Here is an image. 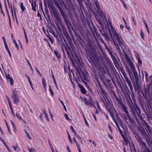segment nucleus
I'll return each instance as SVG.
<instances>
[{
	"mask_svg": "<svg viewBox=\"0 0 152 152\" xmlns=\"http://www.w3.org/2000/svg\"><path fill=\"white\" fill-rule=\"evenodd\" d=\"M140 36L144 40V34L142 30H140Z\"/></svg>",
	"mask_w": 152,
	"mask_h": 152,
	"instance_id": "79ce46f5",
	"label": "nucleus"
},
{
	"mask_svg": "<svg viewBox=\"0 0 152 152\" xmlns=\"http://www.w3.org/2000/svg\"><path fill=\"white\" fill-rule=\"evenodd\" d=\"M117 101L118 102V103H120V104L121 103H123L122 102L121 100V99H119L118 98H116Z\"/></svg>",
	"mask_w": 152,
	"mask_h": 152,
	"instance_id": "3c124183",
	"label": "nucleus"
},
{
	"mask_svg": "<svg viewBox=\"0 0 152 152\" xmlns=\"http://www.w3.org/2000/svg\"><path fill=\"white\" fill-rule=\"evenodd\" d=\"M110 26L112 30V32L110 29L109 31L110 35L114 45L115 46L116 49L119 50H120L118 44L117 43L116 40H117L119 45L121 46L122 45L123 40L122 38L120 35L117 33L115 30L113 28L112 25L110 24Z\"/></svg>",
	"mask_w": 152,
	"mask_h": 152,
	"instance_id": "7ed1b4c3",
	"label": "nucleus"
},
{
	"mask_svg": "<svg viewBox=\"0 0 152 152\" xmlns=\"http://www.w3.org/2000/svg\"><path fill=\"white\" fill-rule=\"evenodd\" d=\"M6 50H7V52H8V54L11 57H12V56H11V53H10V52L9 49V48H7V49H6Z\"/></svg>",
	"mask_w": 152,
	"mask_h": 152,
	"instance_id": "052dcab7",
	"label": "nucleus"
},
{
	"mask_svg": "<svg viewBox=\"0 0 152 152\" xmlns=\"http://www.w3.org/2000/svg\"><path fill=\"white\" fill-rule=\"evenodd\" d=\"M128 63L130 65V69L133 73L135 79L136 83H134V86L135 92L138 94L139 104L147 115V112H150L152 110V97L149 94V88L148 89L145 87L144 90L141 89L139 84L140 80L138 77V73L135 70L133 62L131 61Z\"/></svg>",
	"mask_w": 152,
	"mask_h": 152,
	"instance_id": "f257e3e1",
	"label": "nucleus"
},
{
	"mask_svg": "<svg viewBox=\"0 0 152 152\" xmlns=\"http://www.w3.org/2000/svg\"><path fill=\"white\" fill-rule=\"evenodd\" d=\"M63 32L70 46L72 48L73 45V44L72 42L71 38L69 36L68 33L66 30L65 29H63Z\"/></svg>",
	"mask_w": 152,
	"mask_h": 152,
	"instance_id": "1a4fd4ad",
	"label": "nucleus"
},
{
	"mask_svg": "<svg viewBox=\"0 0 152 152\" xmlns=\"http://www.w3.org/2000/svg\"><path fill=\"white\" fill-rule=\"evenodd\" d=\"M143 21L144 22V23L145 25V27H146V28L147 29V31L148 33V35H149V28H148V26L147 25V24L146 22V21H145V20H143Z\"/></svg>",
	"mask_w": 152,
	"mask_h": 152,
	"instance_id": "7c9ffc66",
	"label": "nucleus"
},
{
	"mask_svg": "<svg viewBox=\"0 0 152 152\" xmlns=\"http://www.w3.org/2000/svg\"><path fill=\"white\" fill-rule=\"evenodd\" d=\"M53 15H54V18L56 19V20H59V21L60 24L62 26H63V25L62 24L60 20V19L58 16V15L56 13V11L53 13Z\"/></svg>",
	"mask_w": 152,
	"mask_h": 152,
	"instance_id": "aec40b11",
	"label": "nucleus"
},
{
	"mask_svg": "<svg viewBox=\"0 0 152 152\" xmlns=\"http://www.w3.org/2000/svg\"><path fill=\"white\" fill-rule=\"evenodd\" d=\"M26 60L28 63V64L30 66L31 69L32 70V71L33 70V69H32V68L31 66V65L30 64V62H29V61H28V59L27 58L26 59Z\"/></svg>",
	"mask_w": 152,
	"mask_h": 152,
	"instance_id": "bf43d9fd",
	"label": "nucleus"
},
{
	"mask_svg": "<svg viewBox=\"0 0 152 152\" xmlns=\"http://www.w3.org/2000/svg\"><path fill=\"white\" fill-rule=\"evenodd\" d=\"M121 1L123 4V5H124V7L126 9V10H127V7L126 6V4L125 3L124 1L122 0H121Z\"/></svg>",
	"mask_w": 152,
	"mask_h": 152,
	"instance_id": "4d7b16f0",
	"label": "nucleus"
},
{
	"mask_svg": "<svg viewBox=\"0 0 152 152\" xmlns=\"http://www.w3.org/2000/svg\"><path fill=\"white\" fill-rule=\"evenodd\" d=\"M6 77L8 81L9 80V79H10V78H11L10 77L9 74H8L7 75L6 74Z\"/></svg>",
	"mask_w": 152,
	"mask_h": 152,
	"instance_id": "6e6d98bb",
	"label": "nucleus"
},
{
	"mask_svg": "<svg viewBox=\"0 0 152 152\" xmlns=\"http://www.w3.org/2000/svg\"><path fill=\"white\" fill-rule=\"evenodd\" d=\"M81 72L82 75L84 79L86 80H87L88 77L87 75V71L86 70L85 71H82L81 70Z\"/></svg>",
	"mask_w": 152,
	"mask_h": 152,
	"instance_id": "a211bd4d",
	"label": "nucleus"
},
{
	"mask_svg": "<svg viewBox=\"0 0 152 152\" xmlns=\"http://www.w3.org/2000/svg\"><path fill=\"white\" fill-rule=\"evenodd\" d=\"M28 150L29 151V152H36V151L34 148H28Z\"/></svg>",
	"mask_w": 152,
	"mask_h": 152,
	"instance_id": "a18cd8bd",
	"label": "nucleus"
},
{
	"mask_svg": "<svg viewBox=\"0 0 152 152\" xmlns=\"http://www.w3.org/2000/svg\"><path fill=\"white\" fill-rule=\"evenodd\" d=\"M60 101L61 102V104H62V105H63V107L64 108V109L65 110V111L66 112L67 111L66 109V107H65V105H64V104L63 102H62V101L61 100H60Z\"/></svg>",
	"mask_w": 152,
	"mask_h": 152,
	"instance_id": "c03bdc74",
	"label": "nucleus"
},
{
	"mask_svg": "<svg viewBox=\"0 0 152 152\" xmlns=\"http://www.w3.org/2000/svg\"><path fill=\"white\" fill-rule=\"evenodd\" d=\"M144 126L146 128V129L148 132H148H151L152 129L151 127L147 123L145 120H144Z\"/></svg>",
	"mask_w": 152,
	"mask_h": 152,
	"instance_id": "f3484780",
	"label": "nucleus"
},
{
	"mask_svg": "<svg viewBox=\"0 0 152 152\" xmlns=\"http://www.w3.org/2000/svg\"><path fill=\"white\" fill-rule=\"evenodd\" d=\"M128 119L130 120V121L131 122V123L132 124L133 123L134 121L133 119H132L131 118V116L130 115L127 116Z\"/></svg>",
	"mask_w": 152,
	"mask_h": 152,
	"instance_id": "ea45409f",
	"label": "nucleus"
},
{
	"mask_svg": "<svg viewBox=\"0 0 152 152\" xmlns=\"http://www.w3.org/2000/svg\"><path fill=\"white\" fill-rule=\"evenodd\" d=\"M126 71L128 72L129 76L130 79H131L132 81L133 84H134V75L132 73V72L130 71V69L129 67L127 66L126 67Z\"/></svg>",
	"mask_w": 152,
	"mask_h": 152,
	"instance_id": "9d476101",
	"label": "nucleus"
},
{
	"mask_svg": "<svg viewBox=\"0 0 152 152\" xmlns=\"http://www.w3.org/2000/svg\"><path fill=\"white\" fill-rule=\"evenodd\" d=\"M76 74L77 75V76L78 79H79V77L81 80L82 81H83V78L79 70H77V72H76Z\"/></svg>",
	"mask_w": 152,
	"mask_h": 152,
	"instance_id": "393cba45",
	"label": "nucleus"
},
{
	"mask_svg": "<svg viewBox=\"0 0 152 152\" xmlns=\"http://www.w3.org/2000/svg\"><path fill=\"white\" fill-rule=\"evenodd\" d=\"M64 41L65 43V44H64V43H63V45L64 47V46H66V47H68V48L69 49V50L71 52V50L69 47V46L68 45V44L66 42L65 39L64 38Z\"/></svg>",
	"mask_w": 152,
	"mask_h": 152,
	"instance_id": "c756f323",
	"label": "nucleus"
},
{
	"mask_svg": "<svg viewBox=\"0 0 152 152\" xmlns=\"http://www.w3.org/2000/svg\"><path fill=\"white\" fill-rule=\"evenodd\" d=\"M94 5L95 4L96 7V9L95 8L96 10V11L98 14L100 15V16H99V18H100V19L102 18L104 23L105 22H105H106L107 23V20L106 18L105 14L101 10L99 3L97 0H95L94 2Z\"/></svg>",
	"mask_w": 152,
	"mask_h": 152,
	"instance_id": "423d86ee",
	"label": "nucleus"
},
{
	"mask_svg": "<svg viewBox=\"0 0 152 152\" xmlns=\"http://www.w3.org/2000/svg\"><path fill=\"white\" fill-rule=\"evenodd\" d=\"M104 46L109 53V54L111 56H112L113 51L112 48L110 47L109 48L106 44L104 45Z\"/></svg>",
	"mask_w": 152,
	"mask_h": 152,
	"instance_id": "6ab92c4d",
	"label": "nucleus"
},
{
	"mask_svg": "<svg viewBox=\"0 0 152 152\" xmlns=\"http://www.w3.org/2000/svg\"><path fill=\"white\" fill-rule=\"evenodd\" d=\"M70 128L72 131L73 132H74L75 131L74 128L73 127L72 125H71L70 126Z\"/></svg>",
	"mask_w": 152,
	"mask_h": 152,
	"instance_id": "0e129e2a",
	"label": "nucleus"
},
{
	"mask_svg": "<svg viewBox=\"0 0 152 152\" xmlns=\"http://www.w3.org/2000/svg\"><path fill=\"white\" fill-rule=\"evenodd\" d=\"M42 112L45 115V117L47 119L48 121L49 122V119L48 117V115L47 114V112L45 109H44L42 110Z\"/></svg>",
	"mask_w": 152,
	"mask_h": 152,
	"instance_id": "bb28decb",
	"label": "nucleus"
},
{
	"mask_svg": "<svg viewBox=\"0 0 152 152\" xmlns=\"http://www.w3.org/2000/svg\"><path fill=\"white\" fill-rule=\"evenodd\" d=\"M129 88H130L131 91L132 92L133 91V87L132 86V85H129Z\"/></svg>",
	"mask_w": 152,
	"mask_h": 152,
	"instance_id": "69168bd1",
	"label": "nucleus"
},
{
	"mask_svg": "<svg viewBox=\"0 0 152 152\" xmlns=\"http://www.w3.org/2000/svg\"><path fill=\"white\" fill-rule=\"evenodd\" d=\"M96 20L98 22L99 25H100L101 28H99V31L101 34L105 37V38L107 40H109L110 38L107 36V33L106 31H105L103 29L104 27L103 23L102 22L100 18L96 19Z\"/></svg>",
	"mask_w": 152,
	"mask_h": 152,
	"instance_id": "6e6552de",
	"label": "nucleus"
},
{
	"mask_svg": "<svg viewBox=\"0 0 152 152\" xmlns=\"http://www.w3.org/2000/svg\"><path fill=\"white\" fill-rule=\"evenodd\" d=\"M12 97L13 99V101L14 104H15L19 101L18 96L17 94H14L12 95Z\"/></svg>",
	"mask_w": 152,
	"mask_h": 152,
	"instance_id": "4468645a",
	"label": "nucleus"
},
{
	"mask_svg": "<svg viewBox=\"0 0 152 152\" xmlns=\"http://www.w3.org/2000/svg\"><path fill=\"white\" fill-rule=\"evenodd\" d=\"M35 69H36V70L37 73H38L39 75L41 77L42 76V75L39 72V71L38 70V69L36 67L35 68Z\"/></svg>",
	"mask_w": 152,
	"mask_h": 152,
	"instance_id": "603ef678",
	"label": "nucleus"
},
{
	"mask_svg": "<svg viewBox=\"0 0 152 152\" xmlns=\"http://www.w3.org/2000/svg\"><path fill=\"white\" fill-rule=\"evenodd\" d=\"M4 144V145L6 147V148L7 149V150L9 152H11L9 148L8 147V146L6 144V143H5L4 141H3L2 142Z\"/></svg>",
	"mask_w": 152,
	"mask_h": 152,
	"instance_id": "f704fd0d",
	"label": "nucleus"
},
{
	"mask_svg": "<svg viewBox=\"0 0 152 152\" xmlns=\"http://www.w3.org/2000/svg\"><path fill=\"white\" fill-rule=\"evenodd\" d=\"M27 79L28 80L29 83H30V86H31V85H32V83L30 80V79L29 77H27Z\"/></svg>",
	"mask_w": 152,
	"mask_h": 152,
	"instance_id": "e2e57ef3",
	"label": "nucleus"
},
{
	"mask_svg": "<svg viewBox=\"0 0 152 152\" xmlns=\"http://www.w3.org/2000/svg\"><path fill=\"white\" fill-rule=\"evenodd\" d=\"M84 3L90 15H92L93 14L96 20V19L100 18L99 16L94 12L95 6L94 4H92L91 3L90 0H85Z\"/></svg>",
	"mask_w": 152,
	"mask_h": 152,
	"instance_id": "20e7f679",
	"label": "nucleus"
},
{
	"mask_svg": "<svg viewBox=\"0 0 152 152\" xmlns=\"http://www.w3.org/2000/svg\"><path fill=\"white\" fill-rule=\"evenodd\" d=\"M54 2L55 6L58 9L64 22L69 30L72 26V25L66 12L59 0H54Z\"/></svg>",
	"mask_w": 152,
	"mask_h": 152,
	"instance_id": "f03ea898",
	"label": "nucleus"
},
{
	"mask_svg": "<svg viewBox=\"0 0 152 152\" xmlns=\"http://www.w3.org/2000/svg\"><path fill=\"white\" fill-rule=\"evenodd\" d=\"M64 116L65 117L66 119L67 120H68L69 121H72V120H71L68 117V115L67 114H64Z\"/></svg>",
	"mask_w": 152,
	"mask_h": 152,
	"instance_id": "09e8293b",
	"label": "nucleus"
},
{
	"mask_svg": "<svg viewBox=\"0 0 152 152\" xmlns=\"http://www.w3.org/2000/svg\"><path fill=\"white\" fill-rule=\"evenodd\" d=\"M84 101L85 104L87 105L90 106L92 104L90 101H87V99L86 97H84Z\"/></svg>",
	"mask_w": 152,
	"mask_h": 152,
	"instance_id": "a878e982",
	"label": "nucleus"
},
{
	"mask_svg": "<svg viewBox=\"0 0 152 152\" xmlns=\"http://www.w3.org/2000/svg\"><path fill=\"white\" fill-rule=\"evenodd\" d=\"M16 116L17 117V118L18 119H20V120H22L25 123L24 121L21 118V116L20 115H18L17 113H16Z\"/></svg>",
	"mask_w": 152,
	"mask_h": 152,
	"instance_id": "49530a36",
	"label": "nucleus"
},
{
	"mask_svg": "<svg viewBox=\"0 0 152 152\" xmlns=\"http://www.w3.org/2000/svg\"><path fill=\"white\" fill-rule=\"evenodd\" d=\"M99 85L101 88V92L102 94L104 95L103 96V97L104 99L105 102L103 100V102L104 103L105 105V107L107 109V110L109 112V109L110 108V106H111V103L110 102V100L107 97L106 94H105V91L103 90V89L102 88V86L99 83H98Z\"/></svg>",
	"mask_w": 152,
	"mask_h": 152,
	"instance_id": "0eeeda50",
	"label": "nucleus"
},
{
	"mask_svg": "<svg viewBox=\"0 0 152 152\" xmlns=\"http://www.w3.org/2000/svg\"><path fill=\"white\" fill-rule=\"evenodd\" d=\"M84 121H85V124H86V125L88 126H89V124H88V122H87V121L84 116Z\"/></svg>",
	"mask_w": 152,
	"mask_h": 152,
	"instance_id": "13d9d810",
	"label": "nucleus"
},
{
	"mask_svg": "<svg viewBox=\"0 0 152 152\" xmlns=\"http://www.w3.org/2000/svg\"><path fill=\"white\" fill-rule=\"evenodd\" d=\"M4 3H5V8H6V11L7 12V14L8 15V16H9V13H8V10H7V5L6 4V2H5V1H4Z\"/></svg>",
	"mask_w": 152,
	"mask_h": 152,
	"instance_id": "5fc2aeb1",
	"label": "nucleus"
},
{
	"mask_svg": "<svg viewBox=\"0 0 152 152\" xmlns=\"http://www.w3.org/2000/svg\"><path fill=\"white\" fill-rule=\"evenodd\" d=\"M81 92L83 94H85L86 93V89L83 87L81 89Z\"/></svg>",
	"mask_w": 152,
	"mask_h": 152,
	"instance_id": "4c0bfd02",
	"label": "nucleus"
},
{
	"mask_svg": "<svg viewBox=\"0 0 152 152\" xmlns=\"http://www.w3.org/2000/svg\"><path fill=\"white\" fill-rule=\"evenodd\" d=\"M39 8H40L41 10H42V12H43V13L44 15H45L44 12L43 11V8L42 5V1L41 0H39Z\"/></svg>",
	"mask_w": 152,
	"mask_h": 152,
	"instance_id": "2f4dec72",
	"label": "nucleus"
},
{
	"mask_svg": "<svg viewBox=\"0 0 152 152\" xmlns=\"http://www.w3.org/2000/svg\"><path fill=\"white\" fill-rule=\"evenodd\" d=\"M64 48L66 52V53L67 55L68 58H69L70 60L72 61V63L73 65L74 63V62L73 60L72 59L71 56V53H72V51L71 50V52L70 51L68 48V47H66V46H64Z\"/></svg>",
	"mask_w": 152,
	"mask_h": 152,
	"instance_id": "9b49d317",
	"label": "nucleus"
},
{
	"mask_svg": "<svg viewBox=\"0 0 152 152\" xmlns=\"http://www.w3.org/2000/svg\"><path fill=\"white\" fill-rule=\"evenodd\" d=\"M66 148L68 152H71V150L70 149L68 145L66 146Z\"/></svg>",
	"mask_w": 152,
	"mask_h": 152,
	"instance_id": "774afa93",
	"label": "nucleus"
},
{
	"mask_svg": "<svg viewBox=\"0 0 152 152\" xmlns=\"http://www.w3.org/2000/svg\"><path fill=\"white\" fill-rule=\"evenodd\" d=\"M5 122H6V126H7V129H8V130L9 132V133L11 134V135H12V133L10 131V128L8 126V124H7V122L6 121H5Z\"/></svg>",
	"mask_w": 152,
	"mask_h": 152,
	"instance_id": "de8ad7c7",
	"label": "nucleus"
},
{
	"mask_svg": "<svg viewBox=\"0 0 152 152\" xmlns=\"http://www.w3.org/2000/svg\"><path fill=\"white\" fill-rule=\"evenodd\" d=\"M31 5L32 10L35 12H36V4L35 1H34V3H33V1H32V2L31 3Z\"/></svg>",
	"mask_w": 152,
	"mask_h": 152,
	"instance_id": "412c9836",
	"label": "nucleus"
},
{
	"mask_svg": "<svg viewBox=\"0 0 152 152\" xmlns=\"http://www.w3.org/2000/svg\"><path fill=\"white\" fill-rule=\"evenodd\" d=\"M76 0L77 1L80 8H82L83 9V8L84 7L83 6V0Z\"/></svg>",
	"mask_w": 152,
	"mask_h": 152,
	"instance_id": "5701e85b",
	"label": "nucleus"
},
{
	"mask_svg": "<svg viewBox=\"0 0 152 152\" xmlns=\"http://www.w3.org/2000/svg\"><path fill=\"white\" fill-rule=\"evenodd\" d=\"M20 7L21 10L22 11V12H23L25 11L26 9V8L23 5V3L22 2H20Z\"/></svg>",
	"mask_w": 152,
	"mask_h": 152,
	"instance_id": "c85d7f7f",
	"label": "nucleus"
},
{
	"mask_svg": "<svg viewBox=\"0 0 152 152\" xmlns=\"http://www.w3.org/2000/svg\"><path fill=\"white\" fill-rule=\"evenodd\" d=\"M54 53L55 55H56V57L58 58L59 59L60 58V55L58 51H54Z\"/></svg>",
	"mask_w": 152,
	"mask_h": 152,
	"instance_id": "72a5a7b5",
	"label": "nucleus"
},
{
	"mask_svg": "<svg viewBox=\"0 0 152 152\" xmlns=\"http://www.w3.org/2000/svg\"><path fill=\"white\" fill-rule=\"evenodd\" d=\"M49 91L50 92L51 94V95L52 96H53L54 95L53 93V91L51 89V87L50 85H49Z\"/></svg>",
	"mask_w": 152,
	"mask_h": 152,
	"instance_id": "37998d69",
	"label": "nucleus"
},
{
	"mask_svg": "<svg viewBox=\"0 0 152 152\" xmlns=\"http://www.w3.org/2000/svg\"><path fill=\"white\" fill-rule=\"evenodd\" d=\"M121 108L123 111L126 114L127 116L129 115L128 111L127 109V107L124 105V103L121 104Z\"/></svg>",
	"mask_w": 152,
	"mask_h": 152,
	"instance_id": "dca6fc26",
	"label": "nucleus"
},
{
	"mask_svg": "<svg viewBox=\"0 0 152 152\" xmlns=\"http://www.w3.org/2000/svg\"><path fill=\"white\" fill-rule=\"evenodd\" d=\"M68 1L64 6L65 9H68V10L69 9H72L73 7V5L71 1L70 0H68Z\"/></svg>",
	"mask_w": 152,
	"mask_h": 152,
	"instance_id": "2eb2a0df",
	"label": "nucleus"
},
{
	"mask_svg": "<svg viewBox=\"0 0 152 152\" xmlns=\"http://www.w3.org/2000/svg\"><path fill=\"white\" fill-rule=\"evenodd\" d=\"M42 84L43 85V87L45 89V91H47V89L46 88V80L44 78H42Z\"/></svg>",
	"mask_w": 152,
	"mask_h": 152,
	"instance_id": "4be33fe9",
	"label": "nucleus"
},
{
	"mask_svg": "<svg viewBox=\"0 0 152 152\" xmlns=\"http://www.w3.org/2000/svg\"><path fill=\"white\" fill-rule=\"evenodd\" d=\"M78 87L80 88V89L83 87L82 85H81L79 83H78Z\"/></svg>",
	"mask_w": 152,
	"mask_h": 152,
	"instance_id": "338daca9",
	"label": "nucleus"
},
{
	"mask_svg": "<svg viewBox=\"0 0 152 152\" xmlns=\"http://www.w3.org/2000/svg\"><path fill=\"white\" fill-rule=\"evenodd\" d=\"M138 64L139 66H140L142 64V61L139 58H138Z\"/></svg>",
	"mask_w": 152,
	"mask_h": 152,
	"instance_id": "864d4df0",
	"label": "nucleus"
},
{
	"mask_svg": "<svg viewBox=\"0 0 152 152\" xmlns=\"http://www.w3.org/2000/svg\"><path fill=\"white\" fill-rule=\"evenodd\" d=\"M25 132H26V137H28V138L30 139V140H31V137L30 136V135H29V134H28L27 132L26 131H25Z\"/></svg>",
	"mask_w": 152,
	"mask_h": 152,
	"instance_id": "8fccbe9b",
	"label": "nucleus"
},
{
	"mask_svg": "<svg viewBox=\"0 0 152 152\" xmlns=\"http://www.w3.org/2000/svg\"><path fill=\"white\" fill-rule=\"evenodd\" d=\"M144 148L145 149L144 150V152H151L150 150L147 146Z\"/></svg>",
	"mask_w": 152,
	"mask_h": 152,
	"instance_id": "e433bc0d",
	"label": "nucleus"
},
{
	"mask_svg": "<svg viewBox=\"0 0 152 152\" xmlns=\"http://www.w3.org/2000/svg\"><path fill=\"white\" fill-rule=\"evenodd\" d=\"M133 117L138 122V118H141L140 109L138 107L137 105L135 104V107L130 110Z\"/></svg>",
	"mask_w": 152,
	"mask_h": 152,
	"instance_id": "39448f33",
	"label": "nucleus"
},
{
	"mask_svg": "<svg viewBox=\"0 0 152 152\" xmlns=\"http://www.w3.org/2000/svg\"><path fill=\"white\" fill-rule=\"evenodd\" d=\"M138 142L140 145H142L144 148L146 146V144L141 139Z\"/></svg>",
	"mask_w": 152,
	"mask_h": 152,
	"instance_id": "b1692460",
	"label": "nucleus"
},
{
	"mask_svg": "<svg viewBox=\"0 0 152 152\" xmlns=\"http://www.w3.org/2000/svg\"><path fill=\"white\" fill-rule=\"evenodd\" d=\"M129 97V99H128L127 101L128 105L130 109V110L131 109H132V108H134L135 107L134 106L133 103V102L132 101V99L130 98V97Z\"/></svg>",
	"mask_w": 152,
	"mask_h": 152,
	"instance_id": "f8f14e48",
	"label": "nucleus"
},
{
	"mask_svg": "<svg viewBox=\"0 0 152 152\" xmlns=\"http://www.w3.org/2000/svg\"><path fill=\"white\" fill-rule=\"evenodd\" d=\"M8 81H9L11 86H13V80L12 78H11L9 79Z\"/></svg>",
	"mask_w": 152,
	"mask_h": 152,
	"instance_id": "a19ab883",
	"label": "nucleus"
},
{
	"mask_svg": "<svg viewBox=\"0 0 152 152\" xmlns=\"http://www.w3.org/2000/svg\"><path fill=\"white\" fill-rule=\"evenodd\" d=\"M124 56L127 62L131 61V59L129 58L128 55L126 53H124Z\"/></svg>",
	"mask_w": 152,
	"mask_h": 152,
	"instance_id": "473e14b6",
	"label": "nucleus"
},
{
	"mask_svg": "<svg viewBox=\"0 0 152 152\" xmlns=\"http://www.w3.org/2000/svg\"><path fill=\"white\" fill-rule=\"evenodd\" d=\"M132 20L133 21V22L134 24L135 25L136 24V23H135V19L134 17H132Z\"/></svg>",
	"mask_w": 152,
	"mask_h": 152,
	"instance_id": "680f3d73",
	"label": "nucleus"
},
{
	"mask_svg": "<svg viewBox=\"0 0 152 152\" xmlns=\"http://www.w3.org/2000/svg\"><path fill=\"white\" fill-rule=\"evenodd\" d=\"M48 7L50 9L51 14H52V13H53L56 11V9L53 4L49 3L48 4Z\"/></svg>",
	"mask_w": 152,
	"mask_h": 152,
	"instance_id": "ddd939ff",
	"label": "nucleus"
},
{
	"mask_svg": "<svg viewBox=\"0 0 152 152\" xmlns=\"http://www.w3.org/2000/svg\"><path fill=\"white\" fill-rule=\"evenodd\" d=\"M67 134H68V139H69V141L70 142L71 144H72V140L71 138L70 137V134H69V132L67 131Z\"/></svg>",
	"mask_w": 152,
	"mask_h": 152,
	"instance_id": "58836bf2",
	"label": "nucleus"
},
{
	"mask_svg": "<svg viewBox=\"0 0 152 152\" xmlns=\"http://www.w3.org/2000/svg\"><path fill=\"white\" fill-rule=\"evenodd\" d=\"M132 132L135 135V137L136 138V139H137L138 142L141 139L140 137L137 134L136 132H133L132 131Z\"/></svg>",
	"mask_w": 152,
	"mask_h": 152,
	"instance_id": "cd10ccee",
	"label": "nucleus"
},
{
	"mask_svg": "<svg viewBox=\"0 0 152 152\" xmlns=\"http://www.w3.org/2000/svg\"><path fill=\"white\" fill-rule=\"evenodd\" d=\"M84 83V84H85V85L86 86H87V87L88 88V89L90 91H91V89H90V87H89V86H88V84H87V82L86 81H84L83 80V81H82Z\"/></svg>",
	"mask_w": 152,
	"mask_h": 152,
	"instance_id": "c9c22d12",
	"label": "nucleus"
}]
</instances>
